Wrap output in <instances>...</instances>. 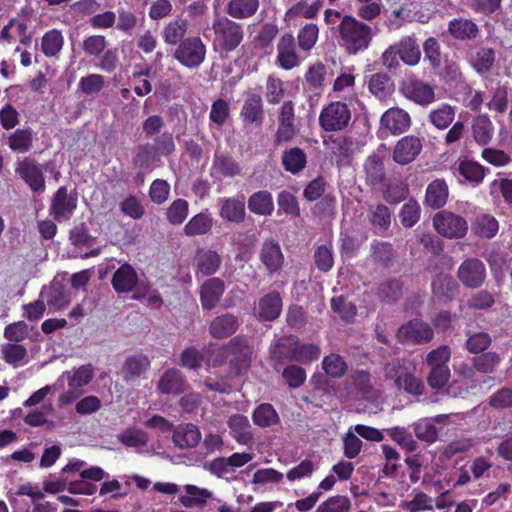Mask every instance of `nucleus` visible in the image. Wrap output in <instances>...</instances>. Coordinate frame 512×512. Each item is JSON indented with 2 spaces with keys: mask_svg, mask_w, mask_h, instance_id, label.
I'll return each mask as SVG.
<instances>
[{
  "mask_svg": "<svg viewBox=\"0 0 512 512\" xmlns=\"http://www.w3.org/2000/svg\"><path fill=\"white\" fill-rule=\"evenodd\" d=\"M138 275L135 269L128 263L121 265L112 276V286L117 293H128L138 284Z\"/></svg>",
  "mask_w": 512,
  "mask_h": 512,
  "instance_id": "30",
  "label": "nucleus"
},
{
  "mask_svg": "<svg viewBox=\"0 0 512 512\" xmlns=\"http://www.w3.org/2000/svg\"><path fill=\"white\" fill-rule=\"evenodd\" d=\"M151 362L147 355L138 353L126 358L122 366V377L126 383L137 380L150 367Z\"/></svg>",
  "mask_w": 512,
  "mask_h": 512,
  "instance_id": "31",
  "label": "nucleus"
},
{
  "mask_svg": "<svg viewBox=\"0 0 512 512\" xmlns=\"http://www.w3.org/2000/svg\"><path fill=\"white\" fill-rule=\"evenodd\" d=\"M187 385V380L182 372L178 369L170 368L160 377L157 389L162 394L180 395L185 392Z\"/></svg>",
  "mask_w": 512,
  "mask_h": 512,
  "instance_id": "25",
  "label": "nucleus"
},
{
  "mask_svg": "<svg viewBox=\"0 0 512 512\" xmlns=\"http://www.w3.org/2000/svg\"><path fill=\"white\" fill-rule=\"evenodd\" d=\"M219 216L231 223H242L246 217L245 197H228L221 201Z\"/></svg>",
  "mask_w": 512,
  "mask_h": 512,
  "instance_id": "27",
  "label": "nucleus"
},
{
  "mask_svg": "<svg viewBox=\"0 0 512 512\" xmlns=\"http://www.w3.org/2000/svg\"><path fill=\"white\" fill-rule=\"evenodd\" d=\"M277 122L278 125L274 134V143L281 145L290 142L298 133L295 103L292 100L282 102L277 110Z\"/></svg>",
  "mask_w": 512,
  "mask_h": 512,
  "instance_id": "6",
  "label": "nucleus"
},
{
  "mask_svg": "<svg viewBox=\"0 0 512 512\" xmlns=\"http://www.w3.org/2000/svg\"><path fill=\"white\" fill-rule=\"evenodd\" d=\"M240 327L239 317L232 313L216 316L209 324V334L214 339H225L232 336Z\"/></svg>",
  "mask_w": 512,
  "mask_h": 512,
  "instance_id": "23",
  "label": "nucleus"
},
{
  "mask_svg": "<svg viewBox=\"0 0 512 512\" xmlns=\"http://www.w3.org/2000/svg\"><path fill=\"white\" fill-rule=\"evenodd\" d=\"M388 436L396 442L401 448L413 452L417 449V442L413 435L405 427L395 426L385 430Z\"/></svg>",
  "mask_w": 512,
  "mask_h": 512,
  "instance_id": "59",
  "label": "nucleus"
},
{
  "mask_svg": "<svg viewBox=\"0 0 512 512\" xmlns=\"http://www.w3.org/2000/svg\"><path fill=\"white\" fill-rule=\"evenodd\" d=\"M351 120V110L342 101H333L324 106L319 114V125L326 132L346 129Z\"/></svg>",
  "mask_w": 512,
  "mask_h": 512,
  "instance_id": "5",
  "label": "nucleus"
},
{
  "mask_svg": "<svg viewBox=\"0 0 512 512\" xmlns=\"http://www.w3.org/2000/svg\"><path fill=\"white\" fill-rule=\"evenodd\" d=\"M69 241L76 248L89 249V251H87L83 255H81V257L83 259L96 257L101 253L100 247L93 248V246L96 242V237H94L90 234L89 228L83 222L78 225H75L69 231Z\"/></svg>",
  "mask_w": 512,
  "mask_h": 512,
  "instance_id": "20",
  "label": "nucleus"
},
{
  "mask_svg": "<svg viewBox=\"0 0 512 512\" xmlns=\"http://www.w3.org/2000/svg\"><path fill=\"white\" fill-rule=\"evenodd\" d=\"M338 45L348 54L357 55L369 48L374 32L370 25L352 15H344L341 21L331 28Z\"/></svg>",
  "mask_w": 512,
  "mask_h": 512,
  "instance_id": "1",
  "label": "nucleus"
},
{
  "mask_svg": "<svg viewBox=\"0 0 512 512\" xmlns=\"http://www.w3.org/2000/svg\"><path fill=\"white\" fill-rule=\"evenodd\" d=\"M448 198V186L443 179L432 181L426 189L425 204L438 209L445 205Z\"/></svg>",
  "mask_w": 512,
  "mask_h": 512,
  "instance_id": "40",
  "label": "nucleus"
},
{
  "mask_svg": "<svg viewBox=\"0 0 512 512\" xmlns=\"http://www.w3.org/2000/svg\"><path fill=\"white\" fill-rule=\"evenodd\" d=\"M423 149L422 141L414 135H407L399 139L393 149V160L399 165L412 163Z\"/></svg>",
  "mask_w": 512,
  "mask_h": 512,
  "instance_id": "16",
  "label": "nucleus"
},
{
  "mask_svg": "<svg viewBox=\"0 0 512 512\" xmlns=\"http://www.w3.org/2000/svg\"><path fill=\"white\" fill-rule=\"evenodd\" d=\"M395 46L399 50L401 61L408 66H415L421 58V51L414 36L402 37Z\"/></svg>",
  "mask_w": 512,
  "mask_h": 512,
  "instance_id": "38",
  "label": "nucleus"
},
{
  "mask_svg": "<svg viewBox=\"0 0 512 512\" xmlns=\"http://www.w3.org/2000/svg\"><path fill=\"white\" fill-rule=\"evenodd\" d=\"M476 371L481 374H494L502 363L500 354L494 351H486L472 357Z\"/></svg>",
  "mask_w": 512,
  "mask_h": 512,
  "instance_id": "43",
  "label": "nucleus"
},
{
  "mask_svg": "<svg viewBox=\"0 0 512 512\" xmlns=\"http://www.w3.org/2000/svg\"><path fill=\"white\" fill-rule=\"evenodd\" d=\"M448 32L456 40L474 41L480 35V28L472 19L454 18L448 23Z\"/></svg>",
  "mask_w": 512,
  "mask_h": 512,
  "instance_id": "29",
  "label": "nucleus"
},
{
  "mask_svg": "<svg viewBox=\"0 0 512 512\" xmlns=\"http://www.w3.org/2000/svg\"><path fill=\"white\" fill-rule=\"evenodd\" d=\"M78 206L76 190L68 192L66 186H60L53 194L49 214L57 222H65L72 218Z\"/></svg>",
  "mask_w": 512,
  "mask_h": 512,
  "instance_id": "8",
  "label": "nucleus"
},
{
  "mask_svg": "<svg viewBox=\"0 0 512 512\" xmlns=\"http://www.w3.org/2000/svg\"><path fill=\"white\" fill-rule=\"evenodd\" d=\"M414 434L420 441L432 444L438 438V429L434 423L427 418L419 419L412 424Z\"/></svg>",
  "mask_w": 512,
  "mask_h": 512,
  "instance_id": "58",
  "label": "nucleus"
},
{
  "mask_svg": "<svg viewBox=\"0 0 512 512\" xmlns=\"http://www.w3.org/2000/svg\"><path fill=\"white\" fill-rule=\"evenodd\" d=\"M19 39L20 43L28 46L32 42V37L28 33V26L25 22L18 19H11L2 28L0 32V41L6 44H12Z\"/></svg>",
  "mask_w": 512,
  "mask_h": 512,
  "instance_id": "26",
  "label": "nucleus"
},
{
  "mask_svg": "<svg viewBox=\"0 0 512 512\" xmlns=\"http://www.w3.org/2000/svg\"><path fill=\"white\" fill-rule=\"evenodd\" d=\"M433 295L442 302H449L456 298L459 292V285L453 277L439 275L431 284Z\"/></svg>",
  "mask_w": 512,
  "mask_h": 512,
  "instance_id": "33",
  "label": "nucleus"
},
{
  "mask_svg": "<svg viewBox=\"0 0 512 512\" xmlns=\"http://www.w3.org/2000/svg\"><path fill=\"white\" fill-rule=\"evenodd\" d=\"M365 183L371 188H377L385 180V166L383 158L379 154L367 157L364 163Z\"/></svg>",
  "mask_w": 512,
  "mask_h": 512,
  "instance_id": "32",
  "label": "nucleus"
},
{
  "mask_svg": "<svg viewBox=\"0 0 512 512\" xmlns=\"http://www.w3.org/2000/svg\"><path fill=\"white\" fill-rule=\"evenodd\" d=\"M64 45V38L59 30L52 29L47 31L41 41V50L47 57L56 56Z\"/></svg>",
  "mask_w": 512,
  "mask_h": 512,
  "instance_id": "56",
  "label": "nucleus"
},
{
  "mask_svg": "<svg viewBox=\"0 0 512 512\" xmlns=\"http://www.w3.org/2000/svg\"><path fill=\"white\" fill-rule=\"evenodd\" d=\"M433 337L431 325L419 318L402 324L396 332L397 341L403 345H424L431 342Z\"/></svg>",
  "mask_w": 512,
  "mask_h": 512,
  "instance_id": "7",
  "label": "nucleus"
},
{
  "mask_svg": "<svg viewBox=\"0 0 512 512\" xmlns=\"http://www.w3.org/2000/svg\"><path fill=\"white\" fill-rule=\"evenodd\" d=\"M368 89L376 98L385 99L394 92L395 85L386 73H375L369 79Z\"/></svg>",
  "mask_w": 512,
  "mask_h": 512,
  "instance_id": "41",
  "label": "nucleus"
},
{
  "mask_svg": "<svg viewBox=\"0 0 512 512\" xmlns=\"http://www.w3.org/2000/svg\"><path fill=\"white\" fill-rule=\"evenodd\" d=\"M472 132L475 141L480 145H487L493 136V124L487 115H478L472 123Z\"/></svg>",
  "mask_w": 512,
  "mask_h": 512,
  "instance_id": "50",
  "label": "nucleus"
},
{
  "mask_svg": "<svg viewBox=\"0 0 512 512\" xmlns=\"http://www.w3.org/2000/svg\"><path fill=\"white\" fill-rule=\"evenodd\" d=\"M368 219L376 232H384L391 225V211L386 205L377 204L370 209Z\"/></svg>",
  "mask_w": 512,
  "mask_h": 512,
  "instance_id": "53",
  "label": "nucleus"
},
{
  "mask_svg": "<svg viewBox=\"0 0 512 512\" xmlns=\"http://www.w3.org/2000/svg\"><path fill=\"white\" fill-rule=\"evenodd\" d=\"M212 46L214 51L229 54L235 51L244 40L243 24L228 18L216 16L212 21Z\"/></svg>",
  "mask_w": 512,
  "mask_h": 512,
  "instance_id": "2",
  "label": "nucleus"
},
{
  "mask_svg": "<svg viewBox=\"0 0 512 512\" xmlns=\"http://www.w3.org/2000/svg\"><path fill=\"white\" fill-rule=\"evenodd\" d=\"M259 260L269 276L278 273L282 269L285 260L278 241L273 238L266 239L260 247Z\"/></svg>",
  "mask_w": 512,
  "mask_h": 512,
  "instance_id": "14",
  "label": "nucleus"
},
{
  "mask_svg": "<svg viewBox=\"0 0 512 512\" xmlns=\"http://www.w3.org/2000/svg\"><path fill=\"white\" fill-rule=\"evenodd\" d=\"M384 200L389 204H399L409 195L408 184L402 180H391L382 192Z\"/></svg>",
  "mask_w": 512,
  "mask_h": 512,
  "instance_id": "51",
  "label": "nucleus"
},
{
  "mask_svg": "<svg viewBox=\"0 0 512 512\" xmlns=\"http://www.w3.org/2000/svg\"><path fill=\"white\" fill-rule=\"evenodd\" d=\"M282 298L277 291H271L261 297L254 306V315L261 321H274L282 311Z\"/></svg>",
  "mask_w": 512,
  "mask_h": 512,
  "instance_id": "17",
  "label": "nucleus"
},
{
  "mask_svg": "<svg viewBox=\"0 0 512 512\" xmlns=\"http://www.w3.org/2000/svg\"><path fill=\"white\" fill-rule=\"evenodd\" d=\"M322 369L327 375L340 378L347 371V363L341 355L332 353L323 358Z\"/></svg>",
  "mask_w": 512,
  "mask_h": 512,
  "instance_id": "60",
  "label": "nucleus"
},
{
  "mask_svg": "<svg viewBox=\"0 0 512 512\" xmlns=\"http://www.w3.org/2000/svg\"><path fill=\"white\" fill-rule=\"evenodd\" d=\"M248 210L257 216H271L274 212V200L268 190H259L248 198Z\"/></svg>",
  "mask_w": 512,
  "mask_h": 512,
  "instance_id": "35",
  "label": "nucleus"
},
{
  "mask_svg": "<svg viewBox=\"0 0 512 512\" xmlns=\"http://www.w3.org/2000/svg\"><path fill=\"white\" fill-rule=\"evenodd\" d=\"M324 144L338 167L349 166L352 160V142L345 136L330 135Z\"/></svg>",
  "mask_w": 512,
  "mask_h": 512,
  "instance_id": "22",
  "label": "nucleus"
},
{
  "mask_svg": "<svg viewBox=\"0 0 512 512\" xmlns=\"http://www.w3.org/2000/svg\"><path fill=\"white\" fill-rule=\"evenodd\" d=\"M227 425L231 436L242 445H248L253 440L251 425L247 416L243 414H233L229 417Z\"/></svg>",
  "mask_w": 512,
  "mask_h": 512,
  "instance_id": "36",
  "label": "nucleus"
},
{
  "mask_svg": "<svg viewBox=\"0 0 512 512\" xmlns=\"http://www.w3.org/2000/svg\"><path fill=\"white\" fill-rule=\"evenodd\" d=\"M185 490L186 495H181L179 497V502L186 508L204 504L207 499L212 496V493L209 490L199 488L195 485H186Z\"/></svg>",
  "mask_w": 512,
  "mask_h": 512,
  "instance_id": "57",
  "label": "nucleus"
},
{
  "mask_svg": "<svg viewBox=\"0 0 512 512\" xmlns=\"http://www.w3.org/2000/svg\"><path fill=\"white\" fill-rule=\"evenodd\" d=\"M296 346L295 337L289 336L281 339L271 351V358L277 364H284L286 362H294Z\"/></svg>",
  "mask_w": 512,
  "mask_h": 512,
  "instance_id": "48",
  "label": "nucleus"
},
{
  "mask_svg": "<svg viewBox=\"0 0 512 512\" xmlns=\"http://www.w3.org/2000/svg\"><path fill=\"white\" fill-rule=\"evenodd\" d=\"M207 48L199 36H190L176 47L173 57L188 69H197L206 59Z\"/></svg>",
  "mask_w": 512,
  "mask_h": 512,
  "instance_id": "4",
  "label": "nucleus"
},
{
  "mask_svg": "<svg viewBox=\"0 0 512 512\" xmlns=\"http://www.w3.org/2000/svg\"><path fill=\"white\" fill-rule=\"evenodd\" d=\"M276 63L284 70H291L299 64L295 38L291 33L282 35L277 43Z\"/></svg>",
  "mask_w": 512,
  "mask_h": 512,
  "instance_id": "21",
  "label": "nucleus"
},
{
  "mask_svg": "<svg viewBox=\"0 0 512 512\" xmlns=\"http://www.w3.org/2000/svg\"><path fill=\"white\" fill-rule=\"evenodd\" d=\"M188 21L184 18L177 17L168 22L161 33L162 38L166 44L176 45L184 40L187 33Z\"/></svg>",
  "mask_w": 512,
  "mask_h": 512,
  "instance_id": "42",
  "label": "nucleus"
},
{
  "mask_svg": "<svg viewBox=\"0 0 512 512\" xmlns=\"http://www.w3.org/2000/svg\"><path fill=\"white\" fill-rule=\"evenodd\" d=\"M455 117V110L449 104H441L429 113V121L437 129L444 130L450 126Z\"/></svg>",
  "mask_w": 512,
  "mask_h": 512,
  "instance_id": "54",
  "label": "nucleus"
},
{
  "mask_svg": "<svg viewBox=\"0 0 512 512\" xmlns=\"http://www.w3.org/2000/svg\"><path fill=\"white\" fill-rule=\"evenodd\" d=\"M435 230L443 237L449 239L463 238L468 231L465 218L450 211H440L433 217Z\"/></svg>",
  "mask_w": 512,
  "mask_h": 512,
  "instance_id": "11",
  "label": "nucleus"
},
{
  "mask_svg": "<svg viewBox=\"0 0 512 512\" xmlns=\"http://www.w3.org/2000/svg\"><path fill=\"white\" fill-rule=\"evenodd\" d=\"M222 258L212 249H198L195 255L196 274L212 276L220 269Z\"/></svg>",
  "mask_w": 512,
  "mask_h": 512,
  "instance_id": "28",
  "label": "nucleus"
},
{
  "mask_svg": "<svg viewBox=\"0 0 512 512\" xmlns=\"http://www.w3.org/2000/svg\"><path fill=\"white\" fill-rule=\"evenodd\" d=\"M225 282L218 277H210L199 290L200 303L203 310H213L225 292Z\"/></svg>",
  "mask_w": 512,
  "mask_h": 512,
  "instance_id": "19",
  "label": "nucleus"
},
{
  "mask_svg": "<svg viewBox=\"0 0 512 512\" xmlns=\"http://www.w3.org/2000/svg\"><path fill=\"white\" fill-rule=\"evenodd\" d=\"M226 356H230V365L237 374L248 370L251 363L252 349L247 336L236 335L224 346Z\"/></svg>",
  "mask_w": 512,
  "mask_h": 512,
  "instance_id": "9",
  "label": "nucleus"
},
{
  "mask_svg": "<svg viewBox=\"0 0 512 512\" xmlns=\"http://www.w3.org/2000/svg\"><path fill=\"white\" fill-rule=\"evenodd\" d=\"M457 277L465 287L479 288L486 279V266L478 258H467L458 267Z\"/></svg>",
  "mask_w": 512,
  "mask_h": 512,
  "instance_id": "13",
  "label": "nucleus"
},
{
  "mask_svg": "<svg viewBox=\"0 0 512 512\" xmlns=\"http://www.w3.org/2000/svg\"><path fill=\"white\" fill-rule=\"evenodd\" d=\"M380 122L393 135H399L409 130L411 117L404 109L396 107L385 111Z\"/></svg>",
  "mask_w": 512,
  "mask_h": 512,
  "instance_id": "24",
  "label": "nucleus"
},
{
  "mask_svg": "<svg viewBox=\"0 0 512 512\" xmlns=\"http://www.w3.org/2000/svg\"><path fill=\"white\" fill-rule=\"evenodd\" d=\"M371 255L376 261L380 262L385 267H388L394 260L395 251L392 244L374 240L371 243Z\"/></svg>",
  "mask_w": 512,
  "mask_h": 512,
  "instance_id": "61",
  "label": "nucleus"
},
{
  "mask_svg": "<svg viewBox=\"0 0 512 512\" xmlns=\"http://www.w3.org/2000/svg\"><path fill=\"white\" fill-rule=\"evenodd\" d=\"M213 226L214 218L209 209L206 208L191 217L184 226V233L188 237L201 236L210 233Z\"/></svg>",
  "mask_w": 512,
  "mask_h": 512,
  "instance_id": "34",
  "label": "nucleus"
},
{
  "mask_svg": "<svg viewBox=\"0 0 512 512\" xmlns=\"http://www.w3.org/2000/svg\"><path fill=\"white\" fill-rule=\"evenodd\" d=\"M498 229V221L488 214L477 215L472 225L473 232L477 236L486 239L493 238L497 234Z\"/></svg>",
  "mask_w": 512,
  "mask_h": 512,
  "instance_id": "49",
  "label": "nucleus"
},
{
  "mask_svg": "<svg viewBox=\"0 0 512 512\" xmlns=\"http://www.w3.org/2000/svg\"><path fill=\"white\" fill-rule=\"evenodd\" d=\"M403 294V283L400 279H389L379 284L376 295L381 302L394 303Z\"/></svg>",
  "mask_w": 512,
  "mask_h": 512,
  "instance_id": "45",
  "label": "nucleus"
},
{
  "mask_svg": "<svg viewBox=\"0 0 512 512\" xmlns=\"http://www.w3.org/2000/svg\"><path fill=\"white\" fill-rule=\"evenodd\" d=\"M156 160V153L154 151L153 145L149 143L138 145L135 148L134 156H133V164L144 170L150 171L153 169V163Z\"/></svg>",
  "mask_w": 512,
  "mask_h": 512,
  "instance_id": "55",
  "label": "nucleus"
},
{
  "mask_svg": "<svg viewBox=\"0 0 512 512\" xmlns=\"http://www.w3.org/2000/svg\"><path fill=\"white\" fill-rule=\"evenodd\" d=\"M400 92L406 99L421 106H427L435 100L434 87L413 77L401 82Z\"/></svg>",
  "mask_w": 512,
  "mask_h": 512,
  "instance_id": "12",
  "label": "nucleus"
},
{
  "mask_svg": "<svg viewBox=\"0 0 512 512\" xmlns=\"http://www.w3.org/2000/svg\"><path fill=\"white\" fill-rule=\"evenodd\" d=\"M351 501L347 496L334 495L318 505L315 512H349Z\"/></svg>",
  "mask_w": 512,
  "mask_h": 512,
  "instance_id": "64",
  "label": "nucleus"
},
{
  "mask_svg": "<svg viewBox=\"0 0 512 512\" xmlns=\"http://www.w3.org/2000/svg\"><path fill=\"white\" fill-rule=\"evenodd\" d=\"M9 148L13 152L27 153L33 146V131L31 128L16 129L8 138Z\"/></svg>",
  "mask_w": 512,
  "mask_h": 512,
  "instance_id": "46",
  "label": "nucleus"
},
{
  "mask_svg": "<svg viewBox=\"0 0 512 512\" xmlns=\"http://www.w3.org/2000/svg\"><path fill=\"white\" fill-rule=\"evenodd\" d=\"M44 296L46 297L47 305L54 312L63 310L70 302L68 295L64 292L61 285H52L46 292L42 290L40 297Z\"/></svg>",
  "mask_w": 512,
  "mask_h": 512,
  "instance_id": "52",
  "label": "nucleus"
},
{
  "mask_svg": "<svg viewBox=\"0 0 512 512\" xmlns=\"http://www.w3.org/2000/svg\"><path fill=\"white\" fill-rule=\"evenodd\" d=\"M282 166L285 171L297 174L302 171L307 164V156L299 147H293L282 154Z\"/></svg>",
  "mask_w": 512,
  "mask_h": 512,
  "instance_id": "44",
  "label": "nucleus"
},
{
  "mask_svg": "<svg viewBox=\"0 0 512 512\" xmlns=\"http://www.w3.org/2000/svg\"><path fill=\"white\" fill-rule=\"evenodd\" d=\"M189 213V203L182 198L174 200L166 210V218L172 225L182 224Z\"/></svg>",
  "mask_w": 512,
  "mask_h": 512,
  "instance_id": "63",
  "label": "nucleus"
},
{
  "mask_svg": "<svg viewBox=\"0 0 512 512\" xmlns=\"http://www.w3.org/2000/svg\"><path fill=\"white\" fill-rule=\"evenodd\" d=\"M255 425L261 428L271 427L280 422L279 415L272 404L262 403L258 405L252 414Z\"/></svg>",
  "mask_w": 512,
  "mask_h": 512,
  "instance_id": "47",
  "label": "nucleus"
},
{
  "mask_svg": "<svg viewBox=\"0 0 512 512\" xmlns=\"http://www.w3.org/2000/svg\"><path fill=\"white\" fill-rule=\"evenodd\" d=\"M172 440L181 449L193 448L199 444L201 432L196 425L188 423L174 430Z\"/></svg>",
  "mask_w": 512,
  "mask_h": 512,
  "instance_id": "37",
  "label": "nucleus"
},
{
  "mask_svg": "<svg viewBox=\"0 0 512 512\" xmlns=\"http://www.w3.org/2000/svg\"><path fill=\"white\" fill-rule=\"evenodd\" d=\"M266 100L271 105L281 103L285 96V83L274 75H269L266 81Z\"/></svg>",
  "mask_w": 512,
  "mask_h": 512,
  "instance_id": "62",
  "label": "nucleus"
},
{
  "mask_svg": "<svg viewBox=\"0 0 512 512\" xmlns=\"http://www.w3.org/2000/svg\"><path fill=\"white\" fill-rule=\"evenodd\" d=\"M260 6L259 0H230L225 12L233 19H247L256 14Z\"/></svg>",
  "mask_w": 512,
  "mask_h": 512,
  "instance_id": "39",
  "label": "nucleus"
},
{
  "mask_svg": "<svg viewBox=\"0 0 512 512\" xmlns=\"http://www.w3.org/2000/svg\"><path fill=\"white\" fill-rule=\"evenodd\" d=\"M44 167L32 157H24L15 164V173L33 192H44L46 181Z\"/></svg>",
  "mask_w": 512,
  "mask_h": 512,
  "instance_id": "10",
  "label": "nucleus"
},
{
  "mask_svg": "<svg viewBox=\"0 0 512 512\" xmlns=\"http://www.w3.org/2000/svg\"><path fill=\"white\" fill-rule=\"evenodd\" d=\"M240 119L244 126L261 127L265 120L263 99L258 93H250L243 102Z\"/></svg>",
  "mask_w": 512,
  "mask_h": 512,
  "instance_id": "15",
  "label": "nucleus"
},
{
  "mask_svg": "<svg viewBox=\"0 0 512 512\" xmlns=\"http://www.w3.org/2000/svg\"><path fill=\"white\" fill-rule=\"evenodd\" d=\"M465 58L469 65L478 73L486 74L491 71L496 60V52L490 47H469L465 51Z\"/></svg>",
  "mask_w": 512,
  "mask_h": 512,
  "instance_id": "18",
  "label": "nucleus"
},
{
  "mask_svg": "<svg viewBox=\"0 0 512 512\" xmlns=\"http://www.w3.org/2000/svg\"><path fill=\"white\" fill-rule=\"evenodd\" d=\"M414 367L407 359H396L386 364L387 378H393L395 385L412 395H421L424 391L423 382L414 375Z\"/></svg>",
  "mask_w": 512,
  "mask_h": 512,
  "instance_id": "3",
  "label": "nucleus"
}]
</instances>
